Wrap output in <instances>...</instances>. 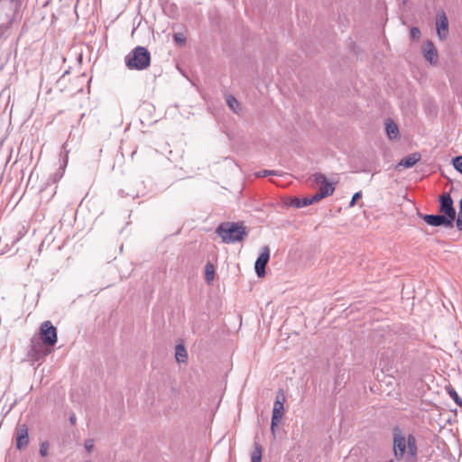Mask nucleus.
I'll use <instances>...</instances> for the list:
<instances>
[{
	"mask_svg": "<svg viewBox=\"0 0 462 462\" xmlns=\"http://www.w3.org/2000/svg\"><path fill=\"white\" fill-rule=\"evenodd\" d=\"M216 234L225 244L241 242L247 236L246 228L241 222H222L217 226Z\"/></svg>",
	"mask_w": 462,
	"mask_h": 462,
	"instance_id": "1",
	"label": "nucleus"
},
{
	"mask_svg": "<svg viewBox=\"0 0 462 462\" xmlns=\"http://www.w3.org/2000/svg\"><path fill=\"white\" fill-rule=\"evenodd\" d=\"M458 215L456 220V226L459 231H462V199L459 200Z\"/></svg>",
	"mask_w": 462,
	"mask_h": 462,
	"instance_id": "24",
	"label": "nucleus"
},
{
	"mask_svg": "<svg viewBox=\"0 0 462 462\" xmlns=\"http://www.w3.org/2000/svg\"><path fill=\"white\" fill-rule=\"evenodd\" d=\"M309 202H310V205L311 204H314L319 200H321L322 199H324L323 197H321V195L317 192L315 195L311 196V197H307Z\"/></svg>",
	"mask_w": 462,
	"mask_h": 462,
	"instance_id": "27",
	"label": "nucleus"
},
{
	"mask_svg": "<svg viewBox=\"0 0 462 462\" xmlns=\"http://www.w3.org/2000/svg\"><path fill=\"white\" fill-rule=\"evenodd\" d=\"M226 103L232 111L236 113L237 112L236 109L240 106V104L236 97H234L233 96H228L226 97Z\"/></svg>",
	"mask_w": 462,
	"mask_h": 462,
	"instance_id": "22",
	"label": "nucleus"
},
{
	"mask_svg": "<svg viewBox=\"0 0 462 462\" xmlns=\"http://www.w3.org/2000/svg\"><path fill=\"white\" fill-rule=\"evenodd\" d=\"M15 447L21 450L29 444L28 427L26 424H18L14 430Z\"/></svg>",
	"mask_w": 462,
	"mask_h": 462,
	"instance_id": "9",
	"label": "nucleus"
},
{
	"mask_svg": "<svg viewBox=\"0 0 462 462\" xmlns=\"http://www.w3.org/2000/svg\"><path fill=\"white\" fill-rule=\"evenodd\" d=\"M388 462H393V459H391V460H389Z\"/></svg>",
	"mask_w": 462,
	"mask_h": 462,
	"instance_id": "34",
	"label": "nucleus"
},
{
	"mask_svg": "<svg viewBox=\"0 0 462 462\" xmlns=\"http://www.w3.org/2000/svg\"><path fill=\"white\" fill-rule=\"evenodd\" d=\"M361 198H362V192H361V191H357V192H356V193L353 195V197H352V199H351V200H350L349 207H354V206L356 205V201H357L359 199H361Z\"/></svg>",
	"mask_w": 462,
	"mask_h": 462,
	"instance_id": "28",
	"label": "nucleus"
},
{
	"mask_svg": "<svg viewBox=\"0 0 462 462\" xmlns=\"http://www.w3.org/2000/svg\"><path fill=\"white\" fill-rule=\"evenodd\" d=\"M437 32L439 39L443 40L448 33V21L444 13L439 16V21L437 23Z\"/></svg>",
	"mask_w": 462,
	"mask_h": 462,
	"instance_id": "14",
	"label": "nucleus"
},
{
	"mask_svg": "<svg viewBox=\"0 0 462 462\" xmlns=\"http://www.w3.org/2000/svg\"><path fill=\"white\" fill-rule=\"evenodd\" d=\"M32 351H33L35 353V356H36L35 358L36 359H39L40 356L46 355L45 353H43V354L39 353V351L37 350V346H32Z\"/></svg>",
	"mask_w": 462,
	"mask_h": 462,
	"instance_id": "32",
	"label": "nucleus"
},
{
	"mask_svg": "<svg viewBox=\"0 0 462 462\" xmlns=\"http://www.w3.org/2000/svg\"><path fill=\"white\" fill-rule=\"evenodd\" d=\"M438 201L439 213H442L455 220L457 212L451 195L448 192H446L439 197Z\"/></svg>",
	"mask_w": 462,
	"mask_h": 462,
	"instance_id": "6",
	"label": "nucleus"
},
{
	"mask_svg": "<svg viewBox=\"0 0 462 462\" xmlns=\"http://www.w3.org/2000/svg\"><path fill=\"white\" fill-rule=\"evenodd\" d=\"M270 260V250L268 246H264L262 249L261 254L257 257L255 263H254V271L256 275L259 278L264 277L266 271L265 266L267 265L268 262Z\"/></svg>",
	"mask_w": 462,
	"mask_h": 462,
	"instance_id": "10",
	"label": "nucleus"
},
{
	"mask_svg": "<svg viewBox=\"0 0 462 462\" xmlns=\"http://www.w3.org/2000/svg\"><path fill=\"white\" fill-rule=\"evenodd\" d=\"M175 357L179 363L186 362V360L188 358V354H187V350L183 345L179 344L176 346Z\"/></svg>",
	"mask_w": 462,
	"mask_h": 462,
	"instance_id": "17",
	"label": "nucleus"
},
{
	"mask_svg": "<svg viewBox=\"0 0 462 462\" xmlns=\"http://www.w3.org/2000/svg\"><path fill=\"white\" fill-rule=\"evenodd\" d=\"M407 461L416 462L418 456V446L416 438L412 434H409L407 437Z\"/></svg>",
	"mask_w": 462,
	"mask_h": 462,
	"instance_id": "11",
	"label": "nucleus"
},
{
	"mask_svg": "<svg viewBox=\"0 0 462 462\" xmlns=\"http://www.w3.org/2000/svg\"><path fill=\"white\" fill-rule=\"evenodd\" d=\"M420 157L419 152L411 153L402 158L398 163V166H402L406 169L411 168L420 160Z\"/></svg>",
	"mask_w": 462,
	"mask_h": 462,
	"instance_id": "15",
	"label": "nucleus"
},
{
	"mask_svg": "<svg viewBox=\"0 0 462 462\" xmlns=\"http://www.w3.org/2000/svg\"><path fill=\"white\" fill-rule=\"evenodd\" d=\"M284 402H285V396L282 390H280L276 395L274 403H273V415H272V424H271V430L273 434H275V427L282 421V417L284 415Z\"/></svg>",
	"mask_w": 462,
	"mask_h": 462,
	"instance_id": "4",
	"label": "nucleus"
},
{
	"mask_svg": "<svg viewBox=\"0 0 462 462\" xmlns=\"http://www.w3.org/2000/svg\"><path fill=\"white\" fill-rule=\"evenodd\" d=\"M406 448L407 439L400 431H395L393 433V449L396 460H402L404 457Z\"/></svg>",
	"mask_w": 462,
	"mask_h": 462,
	"instance_id": "7",
	"label": "nucleus"
},
{
	"mask_svg": "<svg viewBox=\"0 0 462 462\" xmlns=\"http://www.w3.org/2000/svg\"><path fill=\"white\" fill-rule=\"evenodd\" d=\"M125 63L128 69L143 70L150 66L151 54L143 46H136L125 57Z\"/></svg>",
	"mask_w": 462,
	"mask_h": 462,
	"instance_id": "2",
	"label": "nucleus"
},
{
	"mask_svg": "<svg viewBox=\"0 0 462 462\" xmlns=\"http://www.w3.org/2000/svg\"><path fill=\"white\" fill-rule=\"evenodd\" d=\"M41 339L46 346H53L57 343V328L49 320L44 321L40 328Z\"/></svg>",
	"mask_w": 462,
	"mask_h": 462,
	"instance_id": "5",
	"label": "nucleus"
},
{
	"mask_svg": "<svg viewBox=\"0 0 462 462\" xmlns=\"http://www.w3.org/2000/svg\"><path fill=\"white\" fill-rule=\"evenodd\" d=\"M50 444L48 441L41 443L39 453L42 457H46L49 453Z\"/></svg>",
	"mask_w": 462,
	"mask_h": 462,
	"instance_id": "25",
	"label": "nucleus"
},
{
	"mask_svg": "<svg viewBox=\"0 0 462 462\" xmlns=\"http://www.w3.org/2000/svg\"><path fill=\"white\" fill-rule=\"evenodd\" d=\"M385 132L389 139L395 140L400 136L397 125L393 120H387L385 123Z\"/></svg>",
	"mask_w": 462,
	"mask_h": 462,
	"instance_id": "16",
	"label": "nucleus"
},
{
	"mask_svg": "<svg viewBox=\"0 0 462 462\" xmlns=\"http://www.w3.org/2000/svg\"><path fill=\"white\" fill-rule=\"evenodd\" d=\"M137 187L135 189H121L118 191L120 197H131L133 199L139 198L144 195V189L143 181H136Z\"/></svg>",
	"mask_w": 462,
	"mask_h": 462,
	"instance_id": "12",
	"label": "nucleus"
},
{
	"mask_svg": "<svg viewBox=\"0 0 462 462\" xmlns=\"http://www.w3.org/2000/svg\"><path fill=\"white\" fill-rule=\"evenodd\" d=\"M313 181L319 185V193L321 197L326 198L333 194L335 188L331 182H329L327 177L320 172L314 173L312 175Z\"/></svg>",
	"mask_w": 462,
	"mask_h": 462,
	"instance_id": "8",
	"label": "nucleus"
},
{
	"mask_svg": "<svg viewBox=\"0 0 462 462\" xmlns=\"http://www.w3.org/2000/svg\"><path fill=\"white\" fill-rule=\"evenodd\" d=\"M173 39L175 42L179 44H185L186 42V38L182 33H175Z\"/></svg>",
	"mask_w": 462,
	"mask_h": 462,
	"instance_id": "26",
	"label": "nucleus"
},
{
	"mask_svg": "<svg viewBox=\"0 0 462 462\" xmlns=\"http://www.w3.org/2000/svg\"><path fill=\"white\" fill-rule=\"evenodd\" d=\"M215 270L214 266L211 263H207L205 266V278L208 282H210L214 280Z\"/></svg>",
	"mask_w": 462,
	"mask_h": 462,
	"instance_id": "19",
	"label": "nucleus"
},
{
	"mask_svg": "<svg viewBox=\"0 0 462 462\" xmlns=\"http://www.w3.org/2000/svg\"><path fill=\"white\" fill-rule=\"evenodd\" d=\"M257 175L259 177H267V176H271V175H275V171H270V170H263L262 171H259L257 173Z\"/></svg>",
	"mask_w": 462,
	"mask_h": 462,
	"instance_id": "30",
	"label": "nucleus"
},
{
	"mask_svg": "<svg viewBox=\"0 0 462 462\" xmlns=\"http://www.w3.org/2000/svg\"><path fill=\"white\" fill-rule=\"evenodd\" d=\"M410 32H411V37L412 39H418L420 36V29L418 27H412L411 29Z\"/></svg>",
	"mask_w": 462,
	"mask_h": 462,
	"instance_id": "29",
	"label": "nucleus"
},
{
	"mask_svg": "<svg viewBox=\"0 0 462 462\" xmlns=\"http://www.w3.org/2000/svg\"><path fill=\"white\" fill-rule=\"evenodd\" d=\"M418 217L421 218L427 225L434 227L442 226L445 228H452L454 226L455 220L447 217L446 215L440 214H422L418 212Z\"/></svg>",
	"mask_w": 462,
	"mask_h": 462,
	"instance_id": "3",
	"label": "nucleus"
},
{
	"mask_svg": "<svg viewBox=\"0 0 462 462\" xmlns=\"http://www.w3.org/2000/svg\"><path fill=\"white\" fill-rule=\"evenodd\" d=\"M452 165L456 171L462 174V155H457L452 159Z\"/></svg>",
	"mask_w": 462,
	"mask_h": 462,
	"instance_id": "23",
	"label": "nucleus"
},
{
	"mask_svg": "<svg viewBox=\"0 0 462 462\" xmlns=\"http://www.w3.org/2000/svg\"><path fill=\"white\" fill-rule=\"evenodd\" d=\"M252 462H262V448L259 444L254 445V450L251 456Z\"/></svg>",
	"mask_w": 462,
	"mask_h": 462,
	"instance_id": "20",
	"label": "nucleus"
},
{
	"mask_svg": "<svg viewBox=\"0 0 462 462\" xmlns=\"http://www.w3.org/2000/svg\"><path fill=\"white\" fill-rule=\"evenodd\" d=\"M448 395L452 398L455 403L462 408V398L458 395L457 391L453 387H448L447 389Z\"/></svg>",
	"mask_w": 462,
	"mask_h": 462,
	"instance_id": "18",
	"label": "nucleus"
},
{
	"mask_svg": "<svg viewBox=\"0 0 462 462\" xmlns=\"http://www.w3.org/2000/svg\"><path fill=\"white\" fill-rule=\"evenodd\" d=\"M291 205L297 208H300L310 206V202L307 198H303V199L293 198L291 199Z\"/></svg>",
	"mask_w": 462,
	"mask_h": 462,
	"instance_id": "21",
	"label": "nucleus"
},
{
	"mask_svg": "<svg viewBox=\"0 0 462 462\" xmlns=\"http://www.w3.org/2000/svg\"><path fill=\"white\" fill-rule=\"evenodd\" d=\"M94 447L93 441L91 439H88L85 442V448L89 452L92 450Z\"/></svg>",
	"mask_w": 462,
	"mask_h": 462,
	"instance_id": "31",
	"label": "nucleus"
},
{
	"mask_svg": "<svg viewBox=\"0 0 462 462\" xmlns=\"http://www.w3.org/2000/svg\"><path fill=\"white\" fill-rule=\"evenodd\" d=\"M423 53L425 60H428L430 64L436 63L438 53L431 41L428 40L425 42L423 46Z\"/></svg>",
	"mask_w": 462,
	"mask_h": 462,
	"instance_id": "13",
	"label": "nucleus"
},
{
	"mask_svg": "<svg viewBox=\"0 0 462 462\" xmlns=\"http://www.w3.org/2000/svg\"><path fill=\"white\" fill-rule=\"evenodd\" d=\"M69 422H70L71 424H73V425L76 423V417H75V415H74V414H72V415L69 417Z\"/></svg>",
	"mask_w": 462,
	"mask_h": 462,
	"instance_id": "33",
	"label": "nucleus"
}]
</instances>
